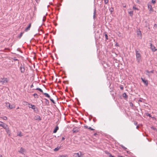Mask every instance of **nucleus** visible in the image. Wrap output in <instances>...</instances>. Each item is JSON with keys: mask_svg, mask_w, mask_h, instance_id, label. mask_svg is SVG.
<instances>
[{"mask_svg": "<svg viewBox=\"0 0 157 157\" xmlns=\"http://www.w3.org/2000/svg\"><path fill=\"white\" fill-rule=\"evenodd\" d=\"M121 157H122V156H121Z\"/></svg>", "mask_w": 157, "mask_h": 157, "instance_id": "nucleus-60", "label": "nucleus"}, {"mask_svg": "<svg viewBox=\"0 0 157 157\" xmlns=\"http://www.w3.org/2000/svg\"><path fill=\"white\" fill-rule=\"evenodd\" d=\"M74 157H83V156L81 155V153L80 154L79 153H75L74 155Z\"/></svg>", "mask_w": 157, "mask_h": 157, "instance_id": "nucleus-11", "label": "nucleus"}, {"mask_svg": "<svg viewBox=\"0 0 157 157\" xmlns=\"http://www.w3.org/2000/svg\"><path fill=\"white\" fill-rule=\"evenodd\" d=\"M128 13L130 16L132 17L133 15V11H131L128 12Z\"/></svg>", "mask_w": 157, "mask_h": 157, "instance_id": "nucleus-20", "label": "nucleus"}, {"mask_svg": "<svg viewBox=\"0 0 157 157\" xmlns=\"http://www.w3.org/2000/svg\"><path fill=\"white\" fill-rule=\"evenodd\" d=\"M97 134V133H95L94 134V136H96Z\"/></svg>", "mask_w": 157, "mask_h": 157, "instance_id": "nucleus-53", "label": "nucleus"}, {"mask_svg": "<svg viewBox=\"0 0 157 157\" xmlns=\"http://www.w3.org/2000/svg\"><path fill=\"white\" fill-rule=\"evenodd\" d=\"M60 148V147H57L55 148L54 150L55 151H57Z\"/></svg>", "mask_w": 157, "mask_h": 157, "instance_id": "nucleus-26", "label": "nucleus"}, {"mask_svg": "<svg viewBox=\"0 0 157 157\" xmlns=\"http://www.w3.org/2000/svg\"><path fill=\"white\" fill-rule=\"evenodd\" d=\"M44 17L45 18H44L43 19V21H45V19H46V17H44Z\"/></svg>", "mask_w": 157, "mask_h": 157, "instance_id": "nucleus-43", "label": "nucleus"}, {"mask_svg": "<svg viewBox=\"0 0 157 157\" xmlns=\"http://www.w3.org/2000/svg\"><path fill=\"white\" fill-rule=\"evenodd\" d=\"M105 153L106 154L109 155L110 153L107 151H105Z\"/></svg>", "mask_w": 157, "mask_h": 157, "instance_id": "nucleus-41", "label": "nucleus"}, {"mask_svg": "<svg viewBox=\"0 0 157 157\" xmlns=\"http://www.w3.org/2000/svg\"><path fill=\"white\" fill-rule=\"evenodd\" d=\"M105 3V4H107L109 2L108 0H104Z\"/></svg>", "mask_w": 157, "mask_h": 157, "instance_id": "nucleus-33", "label": "nucleus"}, {"mask_svg": "<svg viewBox=\"0 0 157 157\" xmlns=\"http://www.w3.org/2000/svg\"><path fill=\"white\" fill-rule=\"evenodd\" d=\"M66 156L65 155H60V157H66Z\"/></svg>", "mask_w": 157, "mask_h": 157, "instance_id": "nucleus-44", "label": "nucleus"}, {"mask_svg": "<svg viewBox=\"0 0 157 157\" xmlns=\"http://www.w3.org/2000/svg\"><path fill=\"white\" fill-rule=\"evenodd\" d=\"M33 96L35 98H38V94L36 93H35L33 94Z\"/></svg>", "mask_w": 157, "mask_h": 157, "instance_id": "nucleus-24", "label": "nucleus"}, {"mask_svg": "<svg viewBox=\"0 0 157 157\" xmlns=\"http://www.w3.org/2000/svg\"><path fill=\"white\" fill-rule=\"evenodd\" d=\"M43 94L46 96V97H47L49 98H50V95L47 93H43Z\"/></svg>", "mask_w": 157, "mask_h": 157, "instance_id": "nucleus-19", "label": "nucleus"}, {"mask_svg": "<svg viewBox=\"0 0 157 157\" xmlns=\"http://www.w3.org/2000/svg\"><path fill=\"white\" fill-rule=\"evenodd\" d=\"M6 130V131L7 132V133H10V131L9 130V128L8 127L6 129H5Z\"/></svg>", "mask_w": 157, "mask_h": 157, "instance_id": "nucleus-25", "label": "nucleus"}, {"mask_svg": "<svg viewBox=\"0 0 157 157\" xmlns=\"http://www.w3.org/2000/svg\"><path fill=\"white\" fill-rule=\"evenodd\" d=\"M72 131L74 133H76L78 132V130L76 128H73Z\"/></svg>", "mask_w": 157, "mask_h": 157, "instance_id": "nucleus-17", "label": "nucleus"}, {"mask_svg": "<svg viewBox=\"0 0 157 157\" xmlns=\"http://www.w3.org/2000/svg\"><path fill=\"white\" fill-rule=\"evenodd\" d=\"M151 2L153 4L155 3V0H152Z\"/></svg>", "mask_w": 157, "mask_h": 157, "instance_id": "nucleus-35", "label": "nucleus"}, {"mask_svg": "<svg viewBox=\"0 0 157 157\" xmlns=\"http://www.w3.org/2000/svg\"><path fill=\"white\" fill-rule=\"evenodd\" d=\"M26 157H27L26 156Z\"/></svg>", "mask_w": 157, "mask_h": 157, "instance_id": "nucleus-61", "label": "nucleus"}, {"mask_svg": "<svg viewBox=\"0 0 157 157\" xmlns=\"http://www.w3.org/2000/svg\"><path fill=\"white\" fill-rule=\"evenodd\" d=\"M96 13V10L95 9L94 10V15H93V17L94 18L95 17V15Z\"/></svg>", "mask_w": 157, "mask_h": 157, "instance_id": "nucleus-29", "label": "nucleus"}, {"mask_svg": "<svg viewBox=\"0 0 157 157\" xmlns=\"http://www.w3.org/2000/svg\"><path fill=\"white\" fill-rule=\"evenodd\" d=\"M24 33V32H21L19 35L18 36V38H20L21 36H22L23 34Z\"/></svg>", "mask_w": 157, "mask_h": 157, "instance_id": "nucleus-23", "label": "nucleus"}, {"mask_svg": "<svg viewBox=\"0 0 157 157\" xmlns=\"http://www.w3.org/2000/svg\"><path fill=\"white\" fill-rule=\"evenodd\" d=\"M60 157V156H59V157Z\"/></svg>", "mask_w": 157, "mask_h": 157, "instance_id": "nucleus-59", "label": "nucleus"}, {"mask_svg": "<svg viewBox=\"0 0 157 157\" xmlns=\"http://www.w3.org/2000/svg\"><path fill=\"white\" fill-rule=\"evenodd\" d=\"M123 87H121V89H123Z\"/></svg>", "mask_w": 157, "mask_h": 157, "instance_id": "nucleus-55", "label": "nucleus"}, {"mask_svg": "<svg viewBox=\"0 0 157 157\" xmlns=\"http://www.w3.org/2000/svg\"><path fill=\"white\" fill-rule=\"evenodd\" d=\"M65 139V138L64 137H62V140H63Z\"/></svg>", "mask_w": 157, "mask_h": 157, "instance_id": "nucleus-50", "label": "nucleus"}, {"mask_svg": "<svg viewBox=\"0 0 157 157\" xmlns=\"http://www.w3.org/2000/svg\"><path fill=\"white\" fill-rule=\"evenodd\" d=\"M109 10L111 13L112 12H113V8L112 7L110 8L109 9Z\"/></svg>", "mask_w": 157, "mask_h": 157, "instance_id": "nucleus-28", "label": "nucleus"}, {"mask_svg": "<svg viewBox=\"0 0 157 157\" xmlns=\"http://www.w3.org/2000/svg\"><path fill=\"white\" fill-rule=\"evenodd\" d=\"M28 105H29V108L33 109L34 112H36L38 111L37 108L35 105L30 104L29 103H28Z\"/></svg>", "mask_w": 157, "mask_h": 157, "instance_id": "nucleus-2", "label": "nucleus"}, {"mask_svg": "<svg viewBox=\"0 0 157 157\" xmlns=\"http://www.w3.org/2000/svg\"><path fill=\"white\" fill-rule=\"evenodd\" d=\"M147 7L149 9V11L150 12H152L153 11V9L152 8V6H151L150 3H148L147 4Z\"/></svg>", "mask_w": 157, "mask_h": 157, "instance_id": "nucleus-7", "label": "nucleus"}, {"mask_svg": "<svg viewBox=\"0 0 157 157\" xmlns=\"http://www.w3.org/2000/svg\"><path fill=\"white\" fill-rule=\"evenodd\" d=\"M88 129H90L91 130H94V129L92 128H91V127H89V128H88Z\"/></svg>", "mask_w": 157, "mask_h": 157, "instance_id": "nucleus-38", "label": "nucleus"}, {"mask_svg": "<svg viewBox=\"0 0 157 157\" xmlns=\"http://www.w3.org/2000/svg\"><path fill=\"white\" fill-rule=\"evenodd\" d=\"M2 118L4 120H6L7 119V117L6 116L3 117Z\"/></svg>", "mask_w": 157, "mask_h": 157, "instance_id": "nucleus-34", "label": "nucleus"}, {"mask_svg": "<svg viewBox=\"0 0 157 157\" xmlns=\"http://www.w3.org/2000/svg\"><path fill=\"white\" fill-rule=\"evenodd\" d=\"M147 116H149V117H151V115L150 114L148 113L147 115Z\"/></svg>", "mask_w": 157, "mask_h": 157, "instance_id": "nucleus-49", "label": "nucleus"}, {"mask_svg": "<svg viewBox=\"0 0 157 157\" xmlns=\"http://www.w3.org/2000/svg\"><path fill=\"white\" fill-rule=\"evenodd\" d=\"M13 60L14 61H18V59H17L16 58H14L13 59Z\"/></svg>", "mask_w": 157, "mask_h": 157, "instance_id": "nucleus-40", "label": "nucleus"}, {"mask_svg": "<svg viewBox=\"0 0 157 157\" xmlns=\"http://www.w3.org/2000/svg\"><path fill=\"white\" fill-rule=\"evenodd\" d=\"M8 80L7 78H0V82L2 84L6 83L8 82Z\"/></svg>", "mask_w": 157, "mask_h": 157, "instance_id": "nucleus-3", "label": "nucleus"}, {"mask_svg": "<svg viewBox=\"0 0 157 157\" xmlns=\"http://www.w3.org/2000/svg\"><path fill=\"white\" fill-rule=\"evenodd\" d=\"M34 119L35 120H38L39 121H40L41 120V118L39 115H36L35 116L34 118Z\"/></svg>", "mask_w": 157, "mask_h": 157, "instance_id": "nucleus-12", "label": "nucleus"}, {"mask_svg": "<svg viewBox=\"0 0 157 157\" xmlns=\"http://www.w3.org/2000/svg\"><path fill=\"white\" fill-rule=\"evenodd\" d=\"M118 33H119V34H118V35L120 37L121 36L120 33V32H119Z\"/></svg>", "mask_w": 157, "mask_h": 157, "instance_id": "nucleus-45", "label": "nucleus"}, {"mask_svg": "<svg viewBox=\"0 0 157 157\" xmlns=\"http://www.w3.org/2000/svg\"><path fill=\"white\" fill-rule=\"evenodd\" d=\"M0 126L2 127L4 129H6L8 127L7 125L2 122L0 123Z\"/></svg>", "mask_w": 157, "mask_h": 157, "instance_id": "nucleus-5", "label": "nucleus"}, {"mask_svg": "<svg viewBox=\"0 0 157 157\" xmlns=\"http://www.w3.org/2000/svg\"><path fill=\"white\" fill-rule=\"evenodd\" d=\"M150 48L151 49V50L153 52H154L156 50V49L155 48V47L154 45H153L152 43H150Z\"/></svg>", "mask_w": 157, "mask_h": 157, "instance_id": "nucleus-6", "label": "nucleus"}, {"mask_svg": "<svg viewBox=\"0 0 157 157\" xmlns=\"http://www.w3.org/2000/svg\"><path fill=\"white\" fill-rule=\"evenodd\" d=\"M44 100H45V103L46 104L48 105L49 104V102L48 100L46 98H44Z\"/></svg>", "mask_w": 157, "mask_h": 157, "instance_id": "nucleus-27", "label": "nucleus"}, {"mask_svg": "<svg viewBox=\"0 0 157 157\" xmlns=\"http://www.w3.org/2000/svg\"><path fill=\"white\" fill-rule=\"evenodd\" d=\"M123 7H124L125 8V7H126V6H125H125H123Z\"/></svg>", "mask_w": 157, "mask_h": 157, "instance_id": "nucleus-56", "label": "nucleus"}, {"mask_svg": "<svg viewBox=\"0 0 157 157\" xmlns=\"http://www.w3.org/2000/svg\"><path fill=\"white\" fill-rule=\"evenodd\" d=\"M136 60L138 63H140V60L141 55L138 51L136 50Z\"/></svg>", "mask_w": 157, "mask_h": 157, "instance_id": "nucleus-1", "label": "nucleus"}, {"mask_svg": "<svg viewBox=\"0 0 157 157\" xmlns=\"http://www.w3.org/2000/svg\"><path fill=\"white\" fill-rule=\"evenodd\" d=\"M122 96L123 97H124L125 99H127L128 98V96L125 93H124L122 94Z\"/></svg>", "mask_w": 157, "mask_h": 157, "instance_id": "nucleus-16", "label": "nucleus"}, {"mask_svg": "<svg viewBox=\"0 0 157 157\" xmlns=\"http://www.w3.org/2000/svg\"><path fill=\"white\" fill-rule=\"evenodd\" d=\"M19 109V107H18L17 108H16V109Z\"/></svg>", "mask_w": 157, "mask_h": 157, "instance_id": "nucleus-54", "label": "nucleus"}, {"mask_svg": "<svg viewBox=\"0 0 157 157\" xmlns=\"http://www.w3.org/2000/svg\"><path fill=\"white\" fill-rule=\"evenodd\" d=\"M6 106L8 108L11 109L15 107V106L13 105H11L9 103H6Z\"/></svg>", "mask_w": 157, "mask_h": 157, "instance_id": "nucleus-4", "label": "nucleus"}, {"mask_svg": "<svg viewBox=\"0 0 157 157\" xmlns=\"http://www.w3.org/2000/svg\"><path fill=\"white\" fill-rule=\"evenodd\" d=\"M25 151L24 149L21 147L20 148V150L19 151V152L21 154H23Z\"/></svg>", "mask_w": 157, "mask_h": 157, "instance_id": "nucleus-14", "label": "nucleus"}, {"mask_svg": "<svg viewBox=\"0 0 157 157\" xmlns=\"http://www.w3.org/2000/svg\"><path fill=\"white\" fill-rule=\"evenodd\" d=\"M50 98V100L53 103H54V104L55 103V102L54 100L52 99L51 98Z\"/></svg>", "mask_w": 157, "mask_h": 157, "instance_id": "nucleus-32", "label": "nucleus"}, {"mask_svg": "<svg viewBox=\"0 0 157 157\" xmlns=\"http://www.w3.org/2000/svg\"><path fill=\"white\" fill-rule=\"evenodd\" d=\"M36 2L38 3L39 2L40 0H35Z\"/></svg>", "mask_w": 157, "mask_h": 157, "instance_id": "nucleus-46", "label": "nucleus"}, {"mask_svg": "<svg viewBox=\"0 0 157 157\" xmlns=\"http://www.w3.org/2000/svg\"><path fill=\"white\" fill-rule=\"evenodd\" d=\"M145 72L146 73V74L148 75V76H149L150 74V73H153L154 72V70H152L151 71H149L148 70H145Z\"/></svg>", "mask_w": 157, "mask_h": 157, "instance_id": "nucleus-10", "label": "nucleus"}, {"mask_svg": "<svg viewBox=\"0 0 157 157\" xmlns=\"http://www.w3.org/2000/svg\"><path fill=\"white\" fill-rule=\"evenodd\" d=\"M35 89L36 90H38L40 92H42V93H43V92L42 90L40 88H37Z\"/></svg>", "mask_w": 157, "mask_h": 157, "instance_id": "nucleus-22", "label": "nucleus"}, {"mask_svg": "<svg viewBox=\"0 0 157 157\" xmlns=\"http://www.w3.org/2000/svg\"><path fill=\"white\" fill-rule=\"evenodd\" d=\"M134 124L135 125H136L137 124V123L135 121L134 122Z\"/></svg>", "mask_w": 157, "mask_h": 157, "instance_id": "nucleus-42", "label": "nucleus"}, {"mask_svg": "<svg viewBox=\"0 0 157 157\" xmlns=\"http://www.w3.org/2000/svg\"><path fill=\"white\" fill-rule=\"evenodd\" d=\"M108 155H109V157H113V156H114L112 155L110 153Z\"/></svg>", "mask_w": 157, "mask_h": 157, "instance_id": "nucleus-39", "label": "nucleus"}, {"mask_svg": "<svg viewBox=\"0 0 157 157\" xmlns=\"http://www.w3.org/2000/svg\"><path fill=\"white\" fill-rule=\"evenodd\" d=\"M132 8H133V9H134V10H138V9L136 7V6H135V5H134L133 6Z\"/></svg>", "mask_w": 157, "mask_h": 157, "instance_id": "nucleus-30", "label": "nucleus"}, {"mask_svg": "<svg viewBox=\"0 0 157 157\" xmlns=\"http://www.w3.org/2000/svg\"><path fill=\"white\" fill-rule=\"evenodd\" d=\"M84 127L86 128H88V126H85Z\"/></svg>", "mask_w": 157, "mask_h": 157, "instance_id": "nucleus-47", "label": "nucleus"}, {"mask_svg": "<svg viewBox=\"0 0 157 157\" xmlns=\"http://www.w3.org/2000/svg\"><path fill=\"white\" fill-rule=\"evenodd\" d=\"M139 127V126L138 125H137L136 127V128L137 129H138V128Z\"/></svg>", "mask_w": 157, "mask_h": 157, "instance_id": "nucleus-52", "label": "nucleus"}, {"mask_svg": "<svg viewBox=\"0 0 157 157\" xmlns=\"http://www.w3.org/2000/svg\"><path fill=\"white\" fill-rule=\"evenodd\" d=\"M31 26V23H30L28 26L25 29V32H27L28 30H30V27Z\"/></svg>", "mask_w": 157, "mask_h": 157, "instance_id": "nucleus-13", "label": "nucleus"}, {"mask_svg": "<svg viewBox=\"0 0 157 157\" xmlns=\"http://www.w3.org/2000/svg\"><path fill=\"white\" fill-rule=\"evenodd\" d=\"M0 157H2V155H0Z\"/></svg>", "mask_w": 157, "mask_h": 157, "instance_id": "nucleus-57", "label": "nucleus"}, {"mask_svg": "<svg viewBox=\"0 0 157 157\" xmlns=\"http://www.w3.org/2000/svg\"><path fill=\"white\" fill-rule=\"evenodd\" d=\"M141 79L142 81V82L144 83L146 86H147L148 84V82L147 80H146L145 78H141Z\"/></svg>", "mask_w": 157, "mask_h": 157, "instance_id": "nucleus-8", "label": "nucleus"}, {"mask_svg": "<svg viewBox=\"0 0 157 157\" xmlns=\"http://www.w3.org/2000/svg\"><path fill=\"white\" fill-rule=\"evenodd\" d=\"M104 33L105 34V36L106 40H108V36L107 35V34L106 33V32H104Z\"/></svg>", "mask_w": 157, "mask_h": 157, "instance_id": "nucleus-21", "label": "nucleus"}, {"mask_svg": "<svg viewBox=\"0 0 157 157\" xmlns=\"http://www.w3.org/2000/svg\"><path fill=\"white\" fill-rule=\"evenodd\" d=\"M20 69L21 71V73H24L25 71V69L24 67L21 64L20 67Z\"/></svg>", "mask_w": 157, "mask_h": 157, "instance_id": "nucleus-9", "label": "nucleus"}, {"mask_svg": "<svg viewBox=\"0 0 157 157\" xmlns=\"http://www.w3.org/2000/svg\"><path fill=\"white\" fill-rule=\"evenodd\" d=\"M130 105L131 107H133V103L131 102H130Z\"/></svg>", "mask_w": 157, "mask_h": 157, "instance_id": "nucleus-37", "label": "nucleus"}, {"mask_svg": "<svg viewBox=\"0 0 157 157\" xmlns=\"http://www.w3.org/2000/svg\"><path fill=\"white\" fill-rule=\"evenodd\" d=\"M28 103H29L28 102H27L24 101V105H27L28 104Z\"/></svg>", "mask_w": 157, "mask_h": 157, "instance_id": "nucleus-36", "label": "nucleus"}, {"mask_svg": "<svg viewBox=\"0 0 157 157\" xmlns=\"http://www.w3.org/2000/svg\"><path fill=\"white\" fill-rule=\"evenodd\" d=\"M59 129V127L58 126L56 127L54 129L53 132L54 133H56L57 132V130Z\"/></svg>", "mask_w": 157, "mask_h": 157, "instance_id": "nucleus-18", "label": "nucleus"}, {"mask_svg": "<svg viewBox=\"0 0 157 157\" xmlns=\"http://www.w3.org/2000/svg\"><path fill=\"white\" fill-rule=\"evenodd\" d=\"M137 35L138 36H140V37H141L142 34H141V32L140 31V30L137 31Z\"/></svg>", "mask_w": 157, "mask_h": 157, "instance_id": "nucleus-15", "label": "nucleus"}, {"mask_svg": "<svg viewBox=\"0 0 157 157\" xmlns=\"http://www.w3.org/2000/svg\"><path fill=\"white\" fill-rule=\"evenodd\" d=\"M18 136H22V133L21 132H20L19 134H17Z\"/></svg>", "mask_w": 157, "mask_h": 157, "instance_id": "nucleus-31", "label": "nucleus"}, {"mask_svg": "<svg viewBox=\"0 0 157 157\" xmlns=\"http://www.w3.org/2000/svg\"><path fill=\"white\" fill-rule=\"evenodd\" d=\"M33 84H32L31 86V88H33Z\"/></svg>", "mask_w": 157, "mask_h": 157, "instance_id": "nucleus-51", "label": "nucleus"}, {"mask_svg": "<svg viewBox=\"0 0 157 157\" xmlns=\"http://www.w3.org/2000/svg\"><path fill=\"white\" fill-rule=\"evenodd\" d=\"M121 147L123 148H124L125 149H126V147H124V146H122Z\"/></svg>", "mask_w": 157, "mask_h": 157, "instance_id": "nucleus-48", "label": "nucleus"}, {"mask_svg": "<svg viewBox=\"0 0 157 157\" xmlns=\"http://www.w3.org/2000/svg\"><path fill=\"white\" fill-rule=\"evenodd\" d=\"M139 101H141H141H141V100H139Z\"/></svg>", "mask_w": 157, "mask_h": 157, "instance_id": "nucleus-58", "label": "nucleus"}]
</instances>
